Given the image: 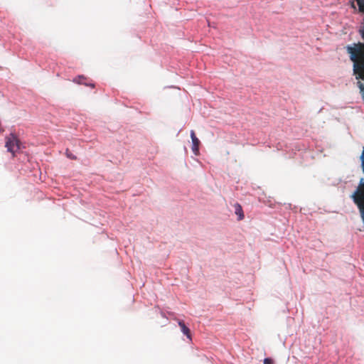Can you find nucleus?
<instances>
[{
  "label": "nucleus",
  "instance_id": "1",
  "mask_svg": "<svg viewBox=\"0 0 364 364\" xmlns=\"http://www.w3.org/2000/svg\"><path fill=\"white\" fill-rule=\"evenodd\" d=\"M5 146L7 151L12 154V156H15V153L21 149V142L16 135L11 133L6 137Z\"/></svg>",
  "mask_w": 364,
  "mask_h": 364
},
{
  "label": "nucleus",
  "instance_id": "2",
  "mask_svg": "<svg viewBox=\"0 0 364 364\" xmlns=\"http://www.w3.org/2000/svg\"><path fill=\"white\" fill-rule=\"evenodd\" d=\"M191 138L192 140V151L195 155H198L199 154V145L200 144V140L196 136L195 132L193 130L191 131Z\"/></svg>",
  "mask_w": 364,
  "mask_h": 364
},
{
  "label": "nucleus",
  "instance_id": "3",
  "mask_svg": "<svg viewBox=\"0 0 364 364\" xmlns=\"http://www.w3.org/2000/svg\"><path fill=\"white\" fill-rule=\"evenodd\" d=\"M178 323L183 334H185L188 338H191L190 329L185 325L184 322L183 321L178 320Z\"/></svg>",
  "mask_w": 364,
  "mask_h": 364
},
{
  "label": "nucleus",
  "instance_id": "4",
  "mask_svg": "<svg viewBox=\"0 0 364 364\" xmlns=\"http://www.w3.org/2000/svg\"><path fill=\"white\" fill-rule=\"evenodd\" d=\"M235 208V213L238 215V220H241L244 218L245 215L243 213V210L242 206L239 203H235L234 205Z\"/></svg>",
  "mask_w": 364,
  "mask_h": 364
},
{
  "label": "nucleus",
  "instance_id": "5",
  "mask_svg": "<svg viewBox=\"0 0 364 364\" xmlns=\"http://www.w3.org/2000/svg\"><path fill=\"white\" fill-rule=\"evenodd\" d=\"M65 154L67 156L68 158L70 159H73V160H75L77 159V157L73 155L68 149H66V151H65Z\"/></svg>",
  "mask_w": 364,
  "mask_h": 364
},
{
  "label": "nucleus",
  "instance_id": "6",
  "mask_svg": "<svg viewBox=\"0 0 364 364\" xmlns=\"http://www.w3.org/2000/svg\"><path fill=\"white\" fill-rule=\"evenodd\" d=\"M85 77L83 76H78L77 78L74 79L73 82L77 83H82V80H84Z\"/></svg>",
  "mask_w": 364,
  "mask_h": 364
},
{
  "label": "nucleus",
  "instance_id": "7",
  "mask_svg": "<svg viewBox=\"0 0 364 364\" xmlns=\"http://www.w3.org/2000/svg\"><path fill=\"white\" fill-rule=\"evenodd\" d=\"M264 364H273V360L269 358L264 359Z\"/></svg>",
  "mask_w": 364,
  "mask_h": 364
},
{
  "label": "nucleus",
  "instance_id": "8",
  "mask_svg": "<svg viewBox=\"0 0 364 364\" xmlns=\"http://www.w3.org/2000/svg\"><path fill=\"white\" fill-rule=\"evenodd\" d=\"M359 1H363V2H364V0H359Z\"/></svg>",
  "mask_w": 364,
  "mask_h": 364
}]
</instances>
